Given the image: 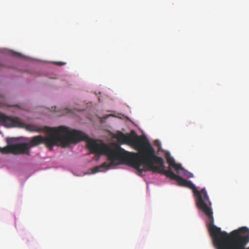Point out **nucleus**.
Listing matches in <instances>:
<instances>
[{
  "mask_svg": "<svg viewBox=\"0 0 249 249\" xmlns=\"http://www.w3.org/2000/svg\"><path fill=\"white\" fill-rule=\"evenodd\" d=\"M115 138L121 143L131 145L139 151L138 153L124 151L118 147L113 149L99 140L89 138L85 133L76 130L69 128L67 146L72 143H77L81 141L87 142V147L91 153L99 155H105L107 157L109 163H104L102 165L96 166L93 173L101 171L102 168H110L120 164H125L136 169L140 175L145 158L151 146L148 140L146 138H140L135 133L134 135L124 134L121 131L117 132Z\"/></svg>",
  "mask_w": 249,
  "mask_h": 249,
  "instance_id": "f257e3e1",
  "label": "nucleus"
},
{
  "mask_svg": "<svg viewBox=\"0 0 249 249\" xmlns=\"http://www.w3.org/2000/svg\"><path fill=\"white\" fill-rule=\"evenodd\" d=\"M148 153L143 163L144 168H142L140 172L147 171L153 173H158L165 175L172 180H176L180 186L188 187L192 190L196 197V203L197 208L202 211L207 216L208 219V227L212 226L214 223L212 209V203L205 188H202L200 191L197 190L196 186L191 181L187 180L175 174L171 169L165 170L164 160L162 158L155 154L154 148L151 145Z\"/></svg>",
  "mask_w": 249,
  "mask_h": 249,
  "instance_id": "f03ea898",
  "label": "nucleus"
},
{
  "mask_svg": "<svg viewBox=\"0 0 249 249\" xmlns=\"http://www.w3.org/2000/svg\"><path fill=\"white\" fill-rule=\"evenodd\" d=\"M208 230L217 249H249V247L246 248L249 242V230L247 227L234 230L230 233L222 231L214 224L210 226Z\"/></svg>",
  "mask_w": 249,
  "mask_h": 249,
  "instance_id": "7ed1b4c3",
  "label": "nucleus"
},
{
  "mask_svg": "<svg viewBox=\"0 0 249 249\" xmlns=\"http://www.w3.org/2000/svg\"><path fill=\"white\" fill-rule=\"evenodd\" d=\"M27 130L30 131L39 132L46 131L48 133L47 137L38 135L33 137L28 143L30 148L44 143L47 147L52 148L53 146L59 143L63 147H67V136L69 128L64 126L57 127L45 126L40 128L35 124H27L25 126Z\"/></svg>",
  "mask_w": 249,
  "mask_h": 249,
  "instance_id": "20e7f679",
  "label": "nucleus"
},
{
  "mask_svg": "<svg viewBox=\"0 0 249 249\" xmlns=\"http://www.w3.org/2000/svg\"><path fill=\"white\" fill-rule=\"evenodd\" d=\"M0 124L7 127H25L24 124L20 119L18 117H9L1 113H0Z\"/></svg>",
  "mask_w": 249,
  "mask_h": 249,
  "instance_id": "39448f33",
  "label": "nucleus"
},
{
  "mask_svg": "<svg viewBox=\"0 0 249 249\" xmlns=\"http://www.w3.org/2000/svg\"><path fill=\"white\" fill-rule=\"evenodd\" d=\"M14 154L30 155V147L28 143H18L13 144Z\"/></svg>",
  "mask_w": 249,
  "mask_h": 249,
  "instance_id": "423d86ee",
  "label": "nucleus"
},
{
  "mask_svg": "<svg viewBox=\"0 0 249 249\" xmlns=\"http://www.w3.org/2000/svg\"><path fill=\"white\" fill-rule=\"evenodd\" d=\"M0 150L2 154H6L9 153H12L14 154L13 144L8 145L2 148L0 147Z\"/></svg>",
  "mask_w": 249,
  "mask_h": 249,
  "instance_id": "0eeeda50",
  "label": "nucleus"
},
{
  "mask_svg": "<svg viewBox=\"0 0 249 249\" xmlns=\"http://www.w3.org/2000/svg\"><path fill=\"white\" fill-rule=\"evenodd\" d=\"M166 160L168 163L169 164L170 167H172L175 163L174 159L170 155L167 156Z\"/></svg>",
  "mask_w": 249,
  "mask_h": 249,
  "instance_id": "6e6552de",
  "label": "nucleus"
},
{
  "mask_svg": "<svg viewBox=\"0 0 249 249\" xmlns=\"http://www.w3.org/2000/svg\"><path fill=\"white\" fill-rule=\"evenodd\" d=\"M174 168L177 171L180 170H184V169L181 166V164L176 163V162L171 167Z\"/></svg>",
  "mask_w": 249,
  "mask_h": 249,
  "instance_id": "1a4fd4ad",
  "label": "nucleus"
},
{
  "mask_svg": "<svg viewBox=\"0 0 249 249\" xmlns=\"http://www.w3.org/2000/svg\"><path fill=\"white\" fill-rule=\"evenodd\" d=\"M183 171H184V173L185 176H187L188 178H193V174L192 173H191L185 169H184V170H183Z\"/></svg>",
  "mask_w": 249,
  "mask_h": 249,
  "instance_id": "9d476101",
  "label": "nucleus"
},
{
  "mask_svg": "<svg viewBox=\"0 0 249 249\" xmlns=\"http://www.w3.org/2000/svg\"><path fill=\"white\" fill-rule=\"evenodd\" d=\"M56 64L59 66H62V65H64L65 63H62V62H56Z\"/></svg>",
  "mask_w": 249,
  "mask_h": 249,
  "instance_id": "9b49d317",
  "label": "nucleus"
},
{
  "mask_svg": "<svg viewBox=\"0 0 249 249\" xmlns=\"http://www.w3.org/2000/svg\"><path fill=\"white\" fill-rule=\"evenodd\" d=\"M0 67H4V66L1 63H0Z\"/></svg>",
  "mask_w": 249,
  "mask_h": 249,
  "instance_id": "f8f14e48",
  "label": "nucleus"
},
{
  "mask_svg": "<svg viewBox=\"0 0 249 249\" xmlns=\"http://www.w3.org/2000/svg\"><path fill=\"white\" fill-rule=\"evenodd\" d=\"M18 53H17V55H18Z\"/></svg>",
  "mask_w": 249,
  "mask_h": 249,
  "instance_id": "ddd939ff",
  "label": "nucleus"
}]
</instances>
